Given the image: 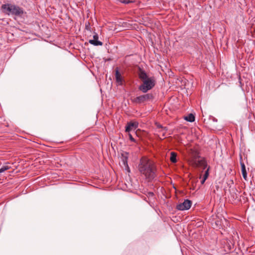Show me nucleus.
Masks as SVG:
<instances>
[{"label": "nucleus", "mask_w": 255, "mask_h": 255, "mask_svg": "<svg viewBox=\"0 0 255 255\" xmlns=\"http://www.w3.org/2000/svg\"><path fill=\"white\" fill-rule=\"evenodd\" d=\"M206 179H205L204 178H202V180L201 181V183L202 184H203L206 181Z\"/></svg>", "instance_id": "obj_22"}, {"label": "nucleus", "mask_w": 255, "mask_h": 255, "mask_svg": "<svg viewBox=\"0 0 255 255\" xmlns=\"http://www.w3.org/2000/svg\"><path fill=\"white\" fill-rule=\"evenodd\" d=\"M176 154L174 152H171L170 155V160L173 163H176L177 162L176 160Z\"/></svg>", "instance_id": "obj_15"}, {"label": "nucleus", "mask_w": 255, "mask_h": 255, "mask_svg": "<svg viewBox=\"0 0 255 255\" xmlns=\"http://www.w3.org/2000/svg\"><path fill=\"white\" fill-rule=\"evenodd\" d=\"M125 169L128 172H130V168L128 165V164H127V166H125Z\"/></svg>", "instance_id": "obj_20"}, {"label": "nucleus", "mask_w": 255, "mask_h": 255, "mask_svg": "<svg viewBox=\"0 0 255 255\" xmlns=\"http://www.w3.org/2000/svg\"><path fill=\"white\" fill-rule=\"evenodd\" d=\"M139 78L142 81V84L138 87V89L143 93H146L151 89L155 85V80L153 77H148L146 73L140 70L138 74Z\"/></svg>", "instance_id": "obj_2"}, {"label": "nucleus", "mask_w": 255, "mask_h": 255, "mask_svg": "<svg viewBox=\"0 0 255 255\" xmlns=\"http://www.w3.org/2000/svg\"><path fill=\"white\" fill-rule=\"evenodd\" d=\"M241 170L243 178L247 180V172L246 169L245 165L244 163H241Z\"/></svg>", "instance_id": "obj_13"}, {"label": "nucleus", "mask_w": 255, "mask_h": 255, "mask_svg": "<svg viewBox=\"0 0 255 255\" xmlns=\"http://www.w3.org/2000/svg\"><path fill=\"white\" fill-rule=\"evenodd\" d=\"M128 136H129V139L131 141H133L134 142L135 141L134 138L132 137V136L131 135V134L130 133H128Z\"/></svg>", "instance_id": "obj_19"}, {"label": "nucleus", "mask_w": 255, "mask_h": 255, "mask_svg": "<svg viewBox=\"0 0 255 255\" xmlns=\"http://www.w3.org/2000/svg\"><path fill=\"white\" fill-rule=\"evenodd\" d=\"M138 169L140 173L148 181L152 180L156 176L155 166L152 161L145 157L140 159Z\"/></svg>", "instance_id": "obj_1"}, {"label": "nucleus", "mask_w": 255, "mask_h": 255, "mask_svg": "<svg viewBox=\"0 0 255 255\" xmlns=\"http://www.w3.org/2000/svg\"><path fill=\"white\" fill-rule=\"evenodd\" d=\"M118 0L120 1L122 3H125V4H128V3H129L131 2L129 0Z\"/></svg>", "instance_id": "obj_17"}, {"label": "nucleus", "mask_w": 255, "mask_h": 255, "mask_svg": "<svg viewBox=\"0 0 255 255\" xmlns=\"http://www.w3.org/2000/svg\"><path fill=\"white\" fill-rule=\"evenodd\" d=\"M10 169H11L10 163L6 162L0 168V174Z\"/></svg>", "instance_id": "obj_11"}, {"label": "nucleus", "mask_w": 255, "mask_h": 255, "mask_svg": "<svg viewBox=\"0 0 255 255\" xmlns=\"http://www.w3.org/2000/svg\"><path fill=\"white\" fill-rule=\"evenodd\" d=\"M1 10L4 14L8 15H14L21 17L24 14V10L19 6L11 4L6 3L1 5Z\"/></svg>", "instance_id": "obj_3"}, {"label": "nucleus", "mask_w": 255, "mask_h": 255, "mask_svg": "<svg viewBox=\"0 0 255 255\" xmlns=\"http://www.w3.org/2000/svg\"><path fill=\"white\" fill-rule=\"evenodd\" d=\"M98 35L97 34H95L93 36V39H91L89 41V43L95 46H102L103 43L98 40Z\"/></svg>", "instance_id": "obj_9"}, {"label": "nucleus", "mask_w": 255, "mask_h": 255, "mask_svg": "<svg viewBox=\"0 0 255 255\" xmlns=\"http://www.w3.org/2000/svg\"><path fill=\"white\" fill-rule=\"evenodd\" d=\"M115 72H116L115 77H116V82L118 83V85H122L124 80L121 74L119 72L118 68H117L116 69Z\"/></svg>", "instance_id": "obj_7"}, {"label": "nucleus", "mask_w": 255, "mask_h": 255, "mask_svg": "<svg viewBox=\"0 0 255 255\" xmlns=\"http://www.w3.org/2000/svg\"><path fill=\"white\" fill-rule=\"evenodd\" d=\"M138 123L136 122H130L128 123L126 127V131L129 132L131 130H135L138 127Z\"/></svg>", "instance_id": "obj_8"}, {"label": "nucleus", "mask_w": 255, "mask_h": 255, "mask_svg": "<svg viewBox=\"0 0 255 255\" xmlns=\"http://www.w3.org/2000/svg\"><path fill=\"white\" fill-rule=\"evenodd\" d=\"M148 194L149 197H153L154 196V194L153 192H149Z\"/></svg>", "instance_id": "obj_21"}, {"label": "nucleus", "mask_w": 255, "mask_h": 255, "mask_svg": "<svg viewBox=\"0 0 255 255\" xmlns=\"http://www.w3.org/2000/svg\"><path fill=\"white\" fill-rule=\"evenodd\" d=\"M152 98V96L151 94H147L138 96L133 99L132 101L134 103L141 104L148 101Z\"/></svg>", "instance_id": "obj_5"}, {"label": "nucleus", "mask_w": 255, "mask_h": 255, "mask_svg": "<svg viewBox=\"0 0 255 255\" xmlns=\"http://www.w3.org/2000/svg\"><path fill=\"white\" fill-rule=\"evenodd\" d=\"M128 153L127 152H124L122 154V161L124 166H127L128 164Z\"/></svg>", "instance_id": "obj_10"}, {"label": "nucleus", "mask_w": 255, "mask_h": 255, "mask_svg": "<svg viewBox=\"0 0 255 255\" xmlns=\"http://www.w3.org/2000/svg\"><path fill=\"white\" fill-rule=\"evenodd\" d=\"M208 176H209V168H208L207 169V170L205 171L203 178H204L205 179H207Z\"/></svg>", "instance_id": "obj_16"}, {"label": "nucleus", "mask_w": 255, "mask_h": 255, "mask_svg": "<svg viewBox=\"0 0 255 255\" xmlns=\"http://www.w3.org/2000/svg\"><path fill=\"white\" fill-rule=\"evenodd\" d=\"M167 131V128L163 127V128H159V130H157V132L158 133L159 136H161V137H160V138H164L165 136V134H166Z\"/></svg>", "instance_id": "obj_12"}, {"label": "nucleus", "mask_w": 255, "mask_h": 255, "mask_svg": "<svg viewBox=\"0 0 255 255\" xmlns=\"http://www.w3.org/2000/svg\"><path fill=\"white\" fill-rule=\"evenodd\" d=\"M191 205V201L188 199H186L185 200L183 203L178 204L176 206V209L180 211L187 210L190 208Z\"/></svg>", "instance_id": "obj_6"}, {"label": "nucleus", "mask_w": 255, "mask_h": 255, "mask_svg": "<svg viewBox=\"0 0 255 255\" xmlns=\"http://www.w3.org/2000/svg\"><path fill=\"white\" fill-rule=\"evenodd\" d=\"M189 163L193 167H201L205 169L207 167V164L206 160L204 158H200L194 157L189 159Z\"/></svg>", "instance_id": "obj_4"}, {"label": "nucleus", "mask_w": 255, "mask_h": 255, "mask_svg": "<svg viewBox=\"0 0 255 255\" xmlns=\"http://www.w3.org/2000/svg\"><path fill=\"white\" fill-rule=\"evenodd\" d=\"M156 126V128H157V130H159V128H163V127L161 125H160L159 124H158V123H156L155 124Z\"/></svg>", "instance_id": "obj_18"}, {"label": "nucleus", "mask_w": 255, "mask_h": 255, "mask_svg": "<svg viewBox=\"0 0 255 255\" xmlns=\"http://www.w3.org/2000/svg\"><path fill=\"white\" fill-rule=\"evenodd\" d=\"M184 120L189 122H193L195 121V116L192 114H190L184 117Z\"/></svg>", "instance_id": "obj_14"}]
</instances>
